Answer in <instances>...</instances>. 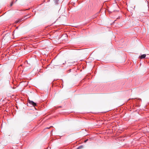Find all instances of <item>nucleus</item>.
Instances as JSON below:
<instances>
[{
  "label": "nucleus",
  "mask_w": 149,
  "mask_h": 149,
  "mask_svg": "<svg viewBox=\"0 0 149 149\" xmlns=\"http://www.w3.org/2000/svg\"><path fill=\"white\" fill-rule=\"evenodd\" d=\"M27 105L31 107L32 106H35L36 105V103L32 101L29 100L28 103H27Z\"/></svg>",
  "instance_id": "nucleus-1"
},
{
  "label": "nucleus",
  "mask_w": 149,
  "mask_h": 149,
  "mask_svg": "<svg viewBox=\"0 0 149 149\" xmlns=\"http://www.w3.org/2000/svg\"><path fill=\"white\" fill-rule=\"evenodd\" d=\"M146 56V55L145 54H143L140 56L139 58L141 59H142L145 58Z\"/></svg>",
  "instance_id": "nucleus-2"
},
{
  "label": "nucleus",
  "mask_w": 149,
  "mask_h": 149,
  "mask_svg": "<svg viewBox=\"0 0 149 149\" xmlns=\"http://www.w3.org/2000/svg\"><path fill=\"white\" fill-rule=\"evenodd\" d=\"M97 16V14H96L93 16L92 18L93 19H94L96 18Z\"/></svg>",
  "instance_id": "nucleus-3"
},
{
  "label": "nucleus",
  "mask_w": 149,
  "mask_h": 149,
  "mask_svg": "<svg viewBox=\"0 0 149 149\" xmlns=\"http://www.w3.org/2000/svg\"><path fill=\"white\" fill-rule=\"evenodd\" d=\"M22 19H19L18 21H15V22H16V23H18V22H21V21Z\"/></svg>",
  "instance_id": "nucleus-4"
},
{
  "label": "nucleus",
  "mask_w": 149,
  "mask_h": 149,
  "mask_svg": "<svg viewBox=\"0 0 149 149\" xmlns=\"http://www.w3.org/2000/svg\"><path fill=\"white\" fill-rule=\"evenodd\" d=\"M82 146H79L78 148V149H79L80 148H82Z\"/></svg>",
  "instance_id": "nucleus-5"
},
{
  "label": "nucleus",
  "mask_w": 149,
  "mask_h": 149,
  "mask_svg": "<svg viewBox=\"0 0 149 149\" xmlns=\"http://www.w3.org/2000/svg\"><path fill=\"white\" fill-rule=\"evenodd\" d=\"M13 4V2H12L10 4V6H12Z\"/></svg>",
  "instance_id": "nucleus-6"
},
{
  "label": "nucleus",
  "mask_w": 149,
  "mask_h": 149,
  "mask_svg": "<svg viewBox=\"0 0 149 149\" xmlns=\"http://www.w3.org/2000/svg\"><path fill=\"white\" fill-rule=\"evenodd\" d=\"M88 141V139L86 140L85 141V142H86Z\"/></svg>",
  "instance_id": "nucleus-7"
},
{
  "label": "nucleus",
  "mask_w": 149,
  "mask_h": 149,
  "mask_svg": "<svg viewBox=\"0 0 149 149\" xmlns=\"http://www.w3.org/2000/svg\"><path fill=\"white\" fill-rule=\"evenodd\" d=\"M56 1H58V0H55Z\"/></svg>",
  "instance_id": "nucleus-8"
},
{
  "label": "nucleus",
  "mask_w": 149,
  "mask_h": 149,
  "mask_svg": "<svg viewBox=\"0 0 149 149\" xmlns=\"http://www.w3.org/2000/svg\"><path fill=\"white\" fill-rule=\"evenodd\" d=\"M47 129H48V128H49L47 127Z\"/></svg>",
  "instance_id": "nucleus-9"
}]
</instances>
